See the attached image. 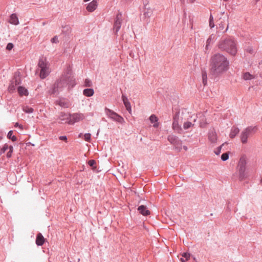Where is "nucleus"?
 Returning <instances> with one entry per match:
<instances>
[{"mask_svg":"<svg viewBox=\"0 0 262 262\" xmlns=\"http://www.w3.org/2000/svg\"><path fill=\"white\" fill-rule=\"evenodd\" d=\"M105 113L109 118L116 122H118L121 124H123L124 122L123 118L112 110L105 108Z\"/></svg>","mask_w":262,"mask_h":262,"instance_id":"39448f33","label":"nucleus"},{"mask_svg":"<svg viewBox=\"0 0 262 262\" xmlns=\"http://www.w3.org/2000/svg\"><path fill=\"white\" fill-rule=\"evenodd\" d=\"M7 137L9 139H11L12 141H15L17 140L16 137L13 135V132L12 130L9 132Z\"/></svg>","mask_w":262,"mask_h":262,"instance_id":"a878e982","label":"nucleus"},{"mask_svg":"<svg viewBox=\"0 0 262 262\" xmlns=\"http://www.w3.org/2000/svg\"><path fill=\"white\" fill-rule=\"evenodd\" d=\"M8 149V145L7 144H5L4 146L1 148V151H0V155L2 154L5 152L6 150Z\"/></svg>","mask_w":262,"mask_h":262,"instance_id":"7c9ffc66","label":"nucleus"},{"mask_svg":"<svg viewBox=\"0 0 262 262\" xmlns=\"http://www.w3.org/2000/svg\"><path fill=\"white\" fill-rule=\"evenodd\" d=\"M218 47L222 51H225L229 54L234 56L237 53L236 43L230 38L221 40L218 44Z\"/></svg>","mask_w":262,"mask_h":262,"instance_id":"f03ea898","label":"nucleus"},{"mask_svg":"<svg viewBox=\"0 0 262 262\" xmlns=\"http://www.w3.org/2000/svg\"><path fill=\"white\" fill-rule=\"evenodd\" d=\"M225 2H227L228 0H223Z\"/></svg>","mask_w":262,"mask_h":262,"instance_id":"603ef678","label":"nucleus"},{"mask_svg":"<svg viewBox=\"0 0 262 262\" xmlns=\"http://www.w3.org/2000/svg\"><path fill=\"white\" fill-rule=\"evenodd\" d=\"M45 238L43 236V235L40 233H39L37 234L36 238V244L37 246H42L45 242Z\"/></svg>","mask_w":262,"mask_h":262,"instance_id":"4468645a","label":"nucleus"},{"mask_svg":"<svg viewBox=\"0 0 262 262\" xmlns=\"http://www.w3.org/2000/svg\"><path fill=\"white\" fill-rule=\"evenodd\" d=\"M181 261L182 262H185L187 260H186V259H184V257H182L180 259Z\"/></svg>","mask_w":262,"mask_h":262,"instance_id":"a18cd8bd","label":"nucleus"},{"mask_svg":"<svg viewBox=\"0 0 262 262\" xmlns=\"http://www.w3.org/2000/svg\"><path fill=\"white\" fill-rule=\"evenodd\" d=\"M168 140H169V141L171 143H173V142H174V140H175L174 138V137H171V136H169V137H168Z\"/></svg>","mask_w":262,"mask_h":262,"instance_id":"ea45409f","label":"nucleus"},{"mask_svg":"<svg viewBox=\"0 0 262 262\" xmlns=\"http://www.w3.org/2000/svg\"><path fill=\"white\" fill-rule=\"evenodd\" d=\"M191 118L193 117V122H195L196 121V117L195 116L193 115V116H191Z\"/></svg>","mask_w":262,"mask_h":262,"instance_id":"c03bdc74","label":"nucleus"},{"mask_svg":"<svg viewBox=\"0 0 262 262\" xmlns=\"http://www.w3.org/2000/svg\"><path fill=\"white\" fill-rule=\"evenodd\" d=\"M209 27H210V28H212L214 27L213 17L212 15H210L209 17Z\"/></svg>","mask_w":262,"mask_h":262,"instance_id":"cd10ccee","label":"nucleus"},{"mask_svg":"<svg viewBox=\"0 0 262 262\" xmlns=\"http://www.w3.org/2000/svg\"><path fill=\"white\" fill-rule=\"evenodd\" d=\"M239 132V129L237 127H233L231 128V132H230V133L229 135L230 137L231 138H234L236 136V135L238 134Z\"/></svg>","mask_w":262,"mask_h":262,"instance_id":"6ab92c4d","label":"nucleus"},{"mask_svg":"<svg viewBox=\"0 0 262 262\" xmlns=\"http://www.w3.org/2000/svg\"><path fill=\"white\" fill-rule=\"evenodd\" d=\"M212 41V36H210L208 39L207 40L206 42V49H208V46L210 45Z\"/></svg>","mask_w":262,"mask_h":262,"instance_id":"473e14b6","label":"nucleus"},{"mask_svg":"<svg viewBox=\"0 0 262 262\" xmlns=\"http://www.w3.org/2000/svg\"><path fill=\"white\" fill-rule=\"evenodd\" d=\"M182 256L183 257L185 258L186 260H188L190 257V254L187 253H183Z\"/></svg>","mask_w":262,"mask_h":262,"instance_id":"4c0bfd02","label":"nucleus"},{"mask_svg":"<svg viewBox=\"0 0 262 262\" xmlns=\"http://www.w3.org/2000/svg\"><path fill=\"white\" fill-rule=\"evenodd\" d=\"M59 139L61 140H67V137L66 136H60Z\"/></svg>","mask_w":262,"mask_h":262,"instance_id":"a19ab883","label":"nucleus"},{"mask_svg":"<svg viewBox=\"0 0 262 262\" xmlns=\"http://www.w3.org/2000/svg\"><path fill=\"white\" fill-rule=\"evenodd\" d=\"M84 139L86 141H89L91 139V134H85L84 135Z\"/></svg>","mask_w":262,"mask_h":262,"instance_id":"f704fd0d","label":"nucleus"},{"mask_svg":"<svg viewBox=\"0 0 262 262\" xmlns=\"http://www.w3.org/2000/svg\"><path fill=\"white\" fill-rule=\"evenodd\" d=\"M8 149H9V151L7 154V158H9L12 156V153L13 152V148L12 146H8Z\"/></svg>","mask_w":262,"mask_h":262,"instance_id":"c85d7f7f","label":"nucleus"},{"mask_svg":"<svg viewBox=\"0 0 262 262\" xmlns=\"http://www.w3.org/2000/svg\"><path fill=\"white\" fill-rule=\"evenodd\" d=\"M15 127L19 126V124L18 123H16L15 124Z\"/></svg>","mask_w":262,"mask_h":262,"instance_id":"de8ad7c7","label":"nucleus"},{"mask_svg":"<svg viewBox=\"0 0 262 262\" xmlns=\"http://www.w3.org/2000/svg\"><path fill=\"white\" fill-rule=\"evenodd\" d=\"M222 146H220V147H217L215 150L214 153L216 155H219L221 153V148Z\"/></svg>","mask_w":262,"mask_h":262,"instance_id":"e433bc0d","label":"nucleus"},{"mask_svg":"<svg viewBox=\"0 0 262 262\" xmlns=\"http://www.w3.org/2000/svg\"><path fill=\"white\" fill-rule=\"evenodd\" d=\"M84 86H87V87L92 86V81L88 79H86L84 81Z\"/></svg>","mask_w":262,"mask_h":262,"instance_id":"c756f323","label":"nucleus"},{"mask_svg":"<svg viewBox=\"0 0 262 262\" xmlns=\"http://www.w3.org/2000/svg\"><path fill=\"white\" fill-rule=\"evenodd\" d=\"M94 92L92 89H86L83 91V94L86 97H91L94 95Z\"/></svg>","mask_w":262,"mask_h":262,"instance_id":"aec40b11","label":"nucleus"},{"mask_svg":"<svg viewBox=\"0 0 262 262\" xmlns=\"http://www.w3.org/2000/svg\"><path fill=\"white\" fill-rule=\"evenodd\" d=\"M238 173V179L240 181H243L246 179L248 176V171L247 169H237Z\"/></svg>","mask_w":262,"mask_h":262,"instance_id":"9d476101","label":"nucleus"},{"mask_svg":"<svg viewBox=\"0 0 262 262\" xmlns=\"http://www.w3.org/2000/svg\"><path fill=\"white\" fill-rule=\"evenodd\" d=\"M260 183L262 184V178H261V180H260Z\"/></svg>","mask_w":262,"mask_h":262,"instance_id":"3c124183","label":"nucleus"},{"mask_svg":"<svg viewBox=\"0 0 262 262\" xmlns=\"http://www.w3.org/2000/svg\"><path fill=\"white\" fill-rule=\"evenodd\" d=\"M122 100L123 101V103L126 108V110L128 111L129 113H131V106L130 102L128 100V99L124 95H122Z\"/></svg>","mask_w":262,"mask_h":262,"instance_id":"f3484780","label":"nucleus"},{"mask_svg":"<svg viewBox=\"0 0 262 262\" xmlns=\"http://www.w3.org/2000/svg\"><path fill=\"white\" fill-rule=\"evenodd\" d=\"M208 138L209 142L214 146L217 141V134L214 128L209 130L208 134Z\"/></svg>","mask_w":262,"mask_h":262,"instance_id":"6e6552de","label":"nucleus"},{"mask_svg":"<svg viewBox=\"0 0 262 262\" xmlns=\"http://www.w3.org/2000/svg\"><path fill=\"white\" fill-rule=\"evenodd\" d=\"M138 210L143 215H147L150 214V211L147 210L146 207L144 205L140 206Z\"/></svg>","mask_w":262,"mask_h":262,"instance_id":"dca6fc26","label":"nucleus"},{"mask_svg":"<svg viewBox=\"0 0 262 262\" xmlns=\"http://www.w3.org/2000/svg\"><path fill=\"white\" fill-rule=\"evenodd\" d=\"M203 83L205 84V78H207V75L206 74H203Z\"/></svg>","mask_w":262,"mask_h":262,"instance_id":"79ce46f5","label":"nucleus"},{"mask_svg":"<svg viewBox=\"0 0 262 262\" xmlns=\"http://www.w3.org/2000/svg\"><path fill=\"white\" fill-rule=\"evenodd\" d=\"M219 29L223 30L224 29V25L222 23L219 25Z\"/></svg>","mask_w":262,"mask_h":262,"instance_id":"37998d69","label":"nucleus"},{"mask_svg":"<svg viewBox=\"0 0 262 262\" xmlns=\"http://www.w3.org/2000/svg\"><path fill=\"white\" fill-rule=\"evenodd\" d=\"M194 125V124L192 123L191 122L187 121L186 122H185L183 124V128L185 129H188L190 128L191 127L193 126Z\"/></svg>","mask_w":262,"mask_h":262,"instance_id":"b1692460","label":"nucleus"},{"mask_svg":"<svg viewBox=\"0 0 262 262\" xmlns=\"http://www.w3.org/2000/svg\"><path fill=\"white\" fill-rule=\"evenodd\" d=\"M59 119L62 121H65L68 122L70 119V115L61 113L59 116Z\"/></svg>","mask_w":262,"mask_h":262,"instance_id":"412c9836","label":"nucleus"},{"mask_svg":"<svg viewBox=\"0 0 262 262\" xmlns=\"http://www.w3.org/2000/svg\"><path fill=\"white\" fill-rule=\"evenodd\" d=\"M21 80L20 77L15 76L14 78L11 80L10 85L8 87V91L10 93H13L16 88V86L20 83Z\"/></svg>","mask_w":262,"mask_h":262,"instance_id":"423d86ee","label":"nucleus"},{"mask_svg":"<svg viewBox=\"0 0 262 262\" xmlns=\"http://www.w3.org/2000/svg\"><path fill=\"white\" fill-rule=\"evenodd\" d=\"M229 68V61L223 54L217 53L211 57L209 71L212 76H219L227 71Z\"/></svg>","mask_w":262,"mask_h":262,"instance_id":"f257e3e1","label":"nucleus"},{"mask_svg":"<svg viewBox=\"0 0 262 262\" xmlns=\"http://www.w3.org/2000/svg\"><path fill=\"white\" fill-rule=\"evenodd\" d=\"M149 120H150L151 123H155L153 125L154 127H157L158 126L159 124L157 122L158 119L155 115H151L149 117Z\"/></svg>","mask_w":262,"mask_h":262,"instance_id":"4be33fe9","label":"nucleus"},{"mask_svg":"<svg viewBox=\"0 0 262 262\" xmlns=\"http://www.w3.org/2000/svg\"><path fill=\"white\" fill-rule=\"evenodd\" d=\"M187 1L189 3H193L195 1V0H187Z\"/></svg>","mask_w":262,"mask_h":262,"instance_id":"49530a36","label":"nucleus"},{"mask_svg":"<svg viewBox=\"0 0 262 262\" xmlns=\"http://www.w3.org/2000/svg\"><path fill=\"white\" fill-rule=\"evenodd\" d=\"M254 78V76L250 74L249 73H245L243 75V78L245 80H250L253 79Z\"/></svg>","mask_w":262,"mask_h":262,"instance_id":"393cba45","label":"nucleus"},{"mask_svg":"<svg viewBox=\"0 0 262 262\" xmlns=\"http://www.w3.org/2000/svg\"><path fill=\"white\" fill-rule=\"evenodd\" d=\"M9 23L14 25L19 24L18 18L16 14L13 13L10 15Z\"/></svg>","mask_w":262,"mask_h":262,"instance_id":"2eb2a0df","label":"nucleus"},{"mask_svg":"<svg viewBox=\"0 0 262 262\" xmlns=\"http://www.w3.org/2000/svg\"><path fill=\"white\" fill-rule=\"evenodd\" d=\"M88 164L89 165L91 166V167H93L94 168L95 167V165H96V162L95 160H90L88 162Z\"/></svg>","mask_w":262,"mask_h":262,"instance_id":"72a5a7b5","label":"nucleus"},{"mask_svg":"<svg viewBox=\"0 0 262 262\" xmlns=\"http://www.w3.org/2000/svg\"><path fill=\"white\" fill-rule=\"evenodd\" d=\"M14 46L13 45V43H8V45H7V47H6V49L7 50H9V51H10L12 49V48H13Z\"/></svg>","mask_w":262,"mask_h":262,"instance_id":"c9c22d12","label":"nucleus"},{"mask_svg":"<svg viewBox=\"0 0 262 262\" xmlns=\"http://www.w3.org/2000/svg\"><path fill=\"white\" fill-rule=\"evenodd\" d=\"M38 66L40 69V77L44 79L49 75L50 72L48 63L45 59H41L39 60Z\"/></svg>","mask_w":262,"mask_h":262,"instance_id":"7ed1b4c3","label":"nucleus"},{"mask_svg":"<svg viewBox=\"0 0 262 262\" xmlns=\"http://www.w3.org/2000/svg\"><path fill=\"white\" fill-rule=\"evenodd\" d=\"M247 159L245 156H242L238 163L237 169H247Z\"/></svg>","mask_w":262,"mask_h":262,"instance_id":"f8f14e48","label":"nucleus"},{"mask_svg":"<svg viewBox=\"0 0 262 262\" xmlns=\"http://www.w3.org/2000/svg\"><path fill=\"white\" fill-rule=\"evenodd\" d=\"M51 41L53 43H57L58 42V38L56 36L54 37L52 39Z\"/></svg>","mask_w":262,"mask_h":262,"instance_id":"58836bf2","label":"nucleus"},{"mask_svg":"<svg viewBox=\"0 0 262 262\" xmlns=\"http://www.w3.org/2000/svg\"><path fill=\"white\" fill-rule=\"evenodd\" d=\"M228 25L227 26V27L225 31H227L228 30Z\"/></svg>","mask_w":262,"mask_h":262,"instance_id":"8fccbe9b","label":"nucleus"},{"mask_svg":"<svg viewBox=\"0 0 262 262\" xmlns=\"http://www.w3.org/2000/svg\"><path fill=\"white\" fill-rule=\"evenodd\" d=\"M67 85V80L63 78L57 81L54 85L53 89L52 92V94H55L59 90L62 88L66 86Z\"/></svg>","mask_w":262,"mask_h":262,"instance_id":"0eeeda50","label":"nucleus"},{"mask_svg":"<svg viewBox=\"0 0 262 262\" xmlns=\"http://www.w3.org/2000/svg\"><path fill=\"white\" fill-rule=\"evenodd\" d=\"M122 15L121 14H118L116 16V19L114 24V29L117 32L120 29L121 25Z\"/></svg>","mask_w":262,"mask_h":262,"instance_id":"9b49d317","label":"nucleus"},{"mask_svg":"<svg viewBox=\"0 0 262 262\" xmlns=\"http://www.w3.org/2000/svg\"><path fill=\"white\" fill-rule=\"evenodd\" d=\"M172 128L178 132L181 130V128L180 126L179 125L178 122L176 120H174L172 123Z\"/></svg>","mask_w":262,"mask_h":262,"instance_id":"5701e85b","label":"nucleus"},{"mask_svg":"<svg viewBox=\"0 0 262 262\" xmlns=\"http://www.w3.org/2000/svg\"><path fill=\"white\" fill-rule=\"evenodd\" d=\"M18 93L20 96H27L28 92L27 90L23 86H19L17 89Z\"/></svg>","mask_w":262,"mask_h":262,"instance_id":"a211bd4d","label":"nucleus"},{"mask_svg":"<svg viewBox=\"0 0 262 262\" xmlns=\"http://www.w3.org/2000/svg\"><path fill=\"white\" fill-rule=\"evenodd\" d=\"M19 128H20L21 129H23V126L21 125H19Z\"/></svg>","mask_w":262,"mask_h":262,"instance_id":"09e8293b","label":"nucleus"},{"mask_svg":"<svg viewBox=\"0 0 262 262\" xmlns=\"http://www.w3.org/2000/svg\"><path fill=\"white\" fill-rule=\"evenodd\" d=\"M228 158H229V155H228V154L227 152L224 153L221 156V159L223 161H226V160H228Z\"/></svg>","mask_w":262,"mask_h":262,"instance_id":"2f4dec72","label":"nucleus"},{"mask_svg":"<svg viewBox=\"0 0 262 262\" xmlns=\"http://www.w3.org/2000/svg\"><path fill=\"white\" fill-rule=\"evenodd\" d=\"M85 118V116L83 114L76 113L70 115V119L68 121L69 124H74L75 122L83 120Z\"/></svg>","mask_w":262,"mask_h":262,"instance_id":"1a4fd4ad","label":"nucleus"},{"mask_svg":"<svg viewBox=\"0 0 262 262\" xmlns=\"http://www.w3.org/2000/svg\"><path fill=\"white\" fill-rule=\"evenodd\" d=\"M97 7V2L93 0L86 7V10L89 12H93Z\"/></svg>","mask_w":262,"mask_h":262,"instance_id":"ddd939ff","label":"nucleus"},{"mask_svg":"<svg viewBox=\"0 0 262 262\" xmlns=\"http://www.w3.org/2000/svg\"><path fill=\"white\" fill-rule=\"evenodd\" d=\"M257 128L256 126H249L244 129L241 135V142L244 144L246 143L250 134L255 132Z\"/></svg>","mask_w":262,"mask_h":262,"instance_id":"20e7f679","label":"nucleus"},{"mask_svg":"<svg viewBox=\"0 0 262 262\" xmlns=\"http://www.w3.org/2000/svg\"><path fill=\"white\" fill-rule=\"evenodd\" d=\"M184 149H185V150H187V147H184Z\"/></svg>","mask_w":262,"mask_h":262,"instance_id":"864d4df0","label":"nucleus"},{"mask_svg":"<svg viewBox=\"0 0 262 262\" xmlns=\"http://www.w3.org/2000/svg\"><path fill=\"white\" fill-rule=\"evenodd\" d=\"M23 111L26 113H31L33 112V109L27 106L23 107Z\"/></svg>","mask_w":262,"mask_h":262,"instance_id":"bb28decb","label":"nucleus"}]
</instances>
